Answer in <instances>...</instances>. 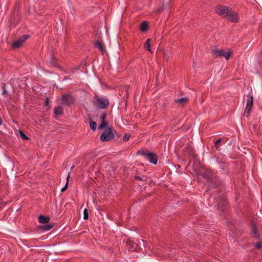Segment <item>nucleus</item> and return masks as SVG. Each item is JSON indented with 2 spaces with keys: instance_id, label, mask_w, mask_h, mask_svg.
<instances>
[{
  "instance_id": "obj_1",
  "label": "nucleus",
  "mask_w": 262,
  "mask_h": 262,
  "mask_svg": "<svg viewBox=\"0 0 262 262\" xmlns=\"http://www.w3.org/2000/svg\"><path fill=\"white\" fill-rule=\"evenodd\" d=\"M93 103L97 108L104 109L108 106L110 102L106 98L96 95L93 98Z\"/></svg>"
},
{
  "instance_id": "obj_2",
  "label": "nucleus",
  "mask_w": 262,
  "mask_h": 262,
  "mask_svg": "<svg viewBox=\"0 0 262 262\" xmlns=\"http://www.w3.org/2000/svg\"><path fill=\"white\" fill-rule=\"evenodd\" d=\"M137 154L143 156L145 159L148 160L152 164H156L157 163L158 157L157 154L154 152L141 150L138 151Z\"/></svg>"
},
{
  "instance_id": "obj_3",
  "label": "nucleus",
  "mask_w": 262,
  "mask_h": 262,
  "mask_svg": "<svg viewBox=\"0 0 262 262\" xmlns=\"http://www.w3.org/2000/svg\"><path fill=\"white\" fill-rule=\"evenodd\" d=\"M204 178L207 180V181L210 183V186L208 187L206 191L210 190L209 187H213L217 188L219 186V183L216 182V180H214L213 177V173L210 170H206L203 174Z\"/></svg>"
},
{
  "instance_id": "obj_4",
  "label": "nucleus",
  "mask_w": 262,
  "mask_h": 262,
  "mask_svg": "<svg viewBox=\"0 0 262 262\" xmlns=\"http://www.w3.org/2000/svg\"><path fill=\"white\" fill-rule=\"evenodd\" d=\"M30 37V35L25 34L18 38L16 40L14 41L12 45V48L18 49L21 47L23 44Z\"/></svg>"
},
{
  "instance_id": "obj_5",
  "label": "nucleus",
  "mask_w": 262,
  "mask_h": 262,
  "mask_svg": "<svg viewBox=\"0 0 262 262\" xmlns=\"http://www.w3.org/2000/svg\"><path fill=\"white\" fill-rule=\"evenodd\" d=\"M225 18L232 23H237L239 20L238 13L236 12L233 11L231 8H230L227 11Z\"/></svg>"
},
{
  "instance_id": "obj_6",
  "label": "nucleus",
  "mask_w": 262,
  "mask_h": 262,
  "mask_svg": "<svg viewBox=\"0 0 262 262\" xmlns=\"http://www.w3.org/2000/svg\"><path fill=\"white\" fill-rule=\"evenodd\" d=\"M100 138L102 142L108 141L114 139L112 127H109L107 129L104 131Z\"/></svg>"
},
{
  "instance_id": "obj_7",
  "label": "nucleus",
  "mask_w": 262,
  "mask_h": 262,
  "mask_svg": "<svg viewBox=\"0 0 262 262\" xmlns=\"http://www.w3.org/2000/svg\"><path fill=\"white\" fill-rule=\"evenodd\" d=\"M75 101V98L70 94L63 95L61 98V102L63 104L70 105Z\"/></svg>"
},
{
  "instance_id": "obj_8",
  "label": "nucleus",
  "mask_w": 262,
  "mask_h": 262,
  "mask_svg": "<svg viewBox=\"0 0 262 262\" xmlns=\"http://www.w3.org/2000/svg\"><path fill=\"white\" fill-rule=\"evenodd\" d=\"M229 9L230 8L227 6L221 5L217 6L215 9V11L217 14L221 16L223 18H225L226 15V13Z\"/></svg>"
},
{
  "instance_id": "obj_9",
  "label": "nucleus",
  "mask_w": 262,
  "mask_h": 262,
  "mask_svg": "<svg viewBox=\"0 0 262 262\" xmlns=\"http://www.w3.org/2000/svg\"><path fill=\"white\" fill-rule=\"evenodd\" d=\"M253 104V98L252 96L249 97L247 100L246 107L245 111V115L248 118L250 115L251 107Z\"/></svg>"
},
{
  "instance_id": "obj_10",
  "label": "nucleus",
  "mask_w": 262,
  "mask_h": 262,
  "mask_svg": "<svg viewBox=\"0 0 262 262\" xmlns=\"http://www.w3.org/2000/svg\"><path fill=\"white\" fill-rule=\"evenodd\" d=\"M184 152L185 154L192 157L194 161L196 160L197 156L194 154V149L191 145L188 144L184 148Z\"/></svg>"
},
{
  "instance_id": "obj_11",
  "label": "nucleus",
  "mask_w": 262,
  "mask_h": 262,
  "mask_svg": "<svg viewBox=\"0 0 262 262\" xmlns=\"http://www.w3.org/2000/svg\"><path fill=\"white\" fill-rule=\"evenodd\" d=\"M250 226L252 234L255 237L258 238L259 237V234L258 232L256 225L255 224V223H254L253 221H251Z\"/></svg>"
},
{
  "instance_id": "obj_12",
  "label": "nucleus",
  "mask_w": 262,
  "mask_h": 262,
  "mask_svg": "<svg viewBox=\"0 0 262 262\" xmlns=\"http://www.w3.org/2000/svg\"><path fill=\"white\" fill-rule=\"evenodd\" d=\"M223 50L218 49L215 47H212L211 48V52L212 54L216 58L221 57L222 54V53H223Z\"/></svg>"
},
{
  "instance_id": "obj_13",
  "label": "nucleus",
  "mask_w": 262,
  "mask_h": 262,
  "mask_svg": "<svg viewBox=\"0 0 262 262\" xmlns=\"http://www.w3.org/2000/svg\"><path fill=\"white\" fill-rule=\"evenodd\" d=\"M189 101L188 98L185 97L180 99L174 100V103L178 104V106H182Z\"/></svg>"
},
{
  "instance_id": "obj_14",
  "label": "nucleus",
  "mask_w": 262,
  "mask_h": 262,
  "mask_svg": "<svg viewBox=\"0 0 262 262\" xmlns=\"http://www.w3.org/2000/svg\"><path fill=\"white\" fill-rule=\"evenodd\" d=\"M53 227V225L49 224L48 225L39 226L38 229L42 231H47L51 230Z\"/></svg>"
},
{
  "instance_id": "obj_15",
  "label": "nucleus",
  "mask_w": 262,
  "mask_h": 262,
  "mask_svg": "<svg viewBox=\"0 0 262 262\" xmlns=\"http://www.w3.org/2000/svg\"><path fill=\"white\" fill-rule=\"evenodd\" d=\"M50 217L43 215L38 216V221L40 223L45 224L49 222Z\"/></svg>"
},
{
  "instance_id": "obj_16",
  "label": "nucleus",
  "mask_w": 262,
  "mask_h": 262,
  "mask_svg": "<svg viewBox=\"0 0 262 262\" xmlns=\"http://www.w3.org/2000/svg\"><path fill=\"white\" fill-rule=\"evenodd\" d=\"M54 113L56 115L60 116L63 114V109L62 106H57L54 109Z\"/></svg>"
},
{
  "instance_id": "obj_17",
  "label": "nucleus",
  "mask_w": 262,
  "mask_h": 262,
  "mask_svg": "<svg viewBox=\"0 0 262 262\" xmlns=\"http://www.w3.org/2000/svg\"><path fill=\"white\" fill-rule=\"evenodd\" d=\"M126 245L128 246V248L132 251L135 250L137 246L135 243L129 240L127 241Z\"/></svg>"
},
{
  "instance_id": "obj_18",
  "label": "nucleus",
  "mask_w": 262,
  "mask_h": 262,
  "mask_svg": "<svg viewBox=\"0 0 262 262\" xmlns=\"http://www.w3.org/2000/svg\"><path fill=\"white\" fill-rule=\"evenodd\" d=\"M89 124H90V126L91 129L93 131L95 130L96 129V127H97L96 122H94L93 120L92 117L90 116L89 117Z\"/></svg>"
},
{
  "instance_id": "obj_19",
  "label": "nucleus",
  "mask_w": 262,
  "mask_h": 262,
  "mask_svg": "<svg viewBox=\"0 0 262 262\" xmlns=\"http://www.w3.org/2000/svg\"><path fill=\"white\" fill-rule=\"evenodd\" d=\"M150 41H151V39H150V38L147 39L144 44V47L146 50L148 51L151 53H152V52L151 50V48H150Z\"/></svg>"
},
{
  "instance_id": "obj_20",
  "label": "nucleus",
  "mask_w": 262,
  "mask_h": 262,
  "mask_svg": "<svg viewBox=\"0 0 262 262\" xmlns=\"http://www.w3.org/2000/svg\"><path fill=\"white\" fill-rule=\"evenodd\" d=\"M220 199L221 200L220 201L216 200L217 204L218 206L225 205L226 203V199L225 196L224 195H221L220 198Z\"/></svg>"
},
{
  "instance_id": "obj_21",
  "label": "nucleus",
  "mask_w": 262,
  "mask_h": 262,
  "mask_svg": "<svg viewBox=\"0 0 262 262\" xmlns=\"http://www.w3.org/2000/svg\"><path fill=\"white\" fill-rule=\"evenodd\" d=\"M148 28V24L146 21H144L141 24L140 29L142 32H145L147 30Z\"/></svg>"
},
{
  "instance_id": "obj_22",
  "label": "nucleus",
  "mask_w": 262,
  "mask_h": 262,
  "mask_svg": "<svg viewBox=\"0 0 262 262\" xmlns=\"http://www.w3.org/2000/svg\"><path fill=\"white\" fill-rule=\"evenodd\" d=\"M232 53L231 51L225 52L224 51L223 53H222L221 57H225L226 60H228L231 57Z\"/></svg>"
},
{
  "instance_id": "obj_23",
  "label": "nucleus",
  "mask_w": 262,
  "mask_h": 262,
  "mask_svg": "<svg viewBox=\"0 0 262 262\" xmlns=\"http://www.w3.org/2000/svg\"><path fill=\"white\" fill-rule=\"evenodd\" d=\"M95 46L98 47L101 52L103 51V44L99 41H96V42L95 43Z\"/></svg>"
},
{
  "instance_id": "obj_24",
  "label": "nucleus",
  "mask_w": 262,
  "mask_h": 262,
  "mask_svg": "<svg viewBox=\"0 0 262 262\" xmlns=\"http://www.w3.org/2000/svg\"><path fill=\"white\" fill-rule=\"evenodd\" d=\"M222 138H220L214 142V146L216 148V149H217V150H220V145H219V144L222 142Z\"/></svg>"
},
{
  "instance_id": "obj_25",
  "label": "nucleus",
  "mask_w": 262,
  "mask_h": 262,
  "mask_svg": "<svg viewBox=\"0 0 262 262\" xmlns=\"http://www.w3.org/2000/svg\"><path fill=\"white\" fill-rule=\"evenodd\" d=\"M108 125V122L106 121H101V123L98 126L99 129H102Z\"/></svg>"
},
{
  "instance_id": "obj_26",
  "label": "nucleus",
  "mask_w": 262,
  "mask_h": 262,
  "mask_svg": "<svg viewBox=\"0 0 262 262\" xmlns=\"http://www.w3.org/2000/svg\"><path fill=\"white\" fill-rule=\"evenodd\" d=\"M220 168L225 173L228 171L227 166L225 163L222 164L220 166Z\"/></svg>"
},
{
  "instance_id": "obj_27",
  "label": "nucleus",
  "mask_w": 262,
  "mask_h": 262,
  "mask_svg": "<svg viewBox=\"0 0 262 262\" xmlns=\"http://www.w3.org/2000/svg\"><path fill=\"white\" fill-rule=\"evenodd\" d=\"M19 134H20V137L24 140H26L29 139V138L25 135V134L23 132L20 130L19 131Z\"/></svg>"
},
{
  "instance_id": "obj_28",
  "label": "nucleus",
  "mask_w": 262,
  "mask_h": 262,
  "mask_svg": "<svg viewBox=\"0 0 262 262\" xmlns=\"http://www.w3.org/2000/svg\"><path fill=\"white\" fill-rule=\"evenodd\" d=\"M89 218V212L87 209H84L83 211V219L87 220Z\"/></svg>"
},
{
  "instance_id": "obj_29",
  "label": "nucleus",
  "mask_w": 262,
  "mask_h": 262,
  "mask_svg": "<svg viewBox=\"0 0 262 262\" xmlns=\"http://www.w3.org/2000/svg\"><path fill=\"white\" fill-rule=\"evenodd\" d=\"M106 112H103L102 113L101 116H100V119L101 120V121H105V118L106 117Z\"/></svg>"
},
{
  "instance_id": "obj_30",
  "label": "nucleus",
  "mask_w": 262,
  "mask_h": 262,
  "mask_svg": "<svg viewBox=\"0 0 262 262\" xmlns=\"http://www.w3.org/2000/svg\"><path fill=\"white\" fill-rule=\"evenodd\" d=\"M130 135H128V134H126L124 136H123V140L124 142H126L127 141H128L129 138H130Z\"/></svg>"
},
{
  "instance_id": "obj_31",
  "label": "nucleus",
  "mask_w": 262,
  "mask_h": 262,
  "mask_svg": "<svg viewBox=\"0 0 262 262\" xmlns=\"http://www.w3.org/2000/svg\"><path fill=\"white\" fill-rule=\"evenodd\" d=\"M255 247L257 249H260L261 248V243L260 242H257L255 244Z\"/></svg>"
},
{
  "instance_id": "obj_32",
  "label": "nucleus",
  "mask_w": 262,
  "mask_h": 262,
  "mask_svg": "<svg viewBox=\"0 0 262 262\" xmlns=\"http://www.w3.org/2000/svg\"><path fill=\"white\" fill-rule=\"evenodd\" d=\"M2 89H3V95L7 94V92L6 89V84L5 83H3V84H2Z\"/></svg>"
},
{
  "instance_id": "obj_33",
  "label": "nucleus",
  "mask_w": 262,
  "mask_h": 262,
  "mask_svg": "<svg viewBox=\"0 0 262 262\" xmlns=\"http://www.w3.org/2000/svg\"><path fill=\"white\" fill-rule=\"evenodd\" d=\"M49 101H50L49 98L47 97L45 100V105L46 106H48V105L49 104Z\"/></svg>"
},
{
  "instance_id": "obj_34",
  "label": "nucleus",
  "mask_w": 262,
  "mask_h": 262,
  "mask_svg": "<svg viewBox=\"0 0 262 262\" xmlns=\"http://www.w3.org/2000/svg\"><path fill=\"white\" fill-rule=\"evenodd\" d=\"M68 183H66L65 186L63 188H61V191H65L68 188Z\"/></svg>"
},
{
  "instance_id": "obj_35",
  "label": "nucleus",
  "mask_w": 262,
  "mask_h": 262,
  "mask_svg": "<svg viewBox=\"0 0 262 262\" xmlns=\"http://www.w3.org/2000/svg\"><path fill=\"white\" fill-rule=\"evenodd\" d=\"M112 132L113 133V138H114L115 136L117 134V132L113 127H112Z\"/></svg>"
},
{
  "instance_id": "obj_36",
  "label": "nucleus",
  "mask_w": 262,
  "mask_h": 262,
  "mask_svg": "<svg viewBox=\"0 0 262 262\" xmlns=\"http://www.w3.org/2000/svg\"><path fill=\"white\" fill-rule=\"evenodd\" d=\"M53 58H54V56L53 55V56H52V64H53V66H54V67H58V65H57V64L56 62H55L53 61Z\"/></svg>"
},
{
  "instance_id": "obj_37",
  "label": "nucleus",
  "mask_w": 262,
  "mask_h": 262,
  "mask_svg": "<svg viewBox=\"0 0 262 262\" xmlns=\"http://www.w3.org/2000/svg\"><path fill=\"white\" fill-rule=\"evenodd\" d=\"M135 179L136 180H139L140 181H144V180L143 178H141V177H140L139 176L135 177Z\"/></svg>"
},
{
  "instance_id": "obj_38",
  "label": "nucleus",
  "mask_w": 262,
  "mask_h": 262,
  "mask_svg": "<svg viewBox=\"0 0 262 262\" xmlns=\"http://www.w3.org/2000/svg\"><path fill=\"white\" fill-rule=\"evenodd\" d=\"M70 173H69V174L67 178V183H69V180L70 179Z\"/></svg>"
},
{
  "instance_id": "obj_39",
  "label": "nucleus",
  "mask_w": 262,
  "mask_h": 262,
  "mask_svg": "<svg viewBox=\"0 0 262 262\" xmlns=\"http://www.w3.org/2000/svg\"><path fill=\"white\" fill-rule=\"evenodd\" d=\"M167 54L165 52H164V56L166 58V60H168V58L167 57Z\"/></svg>"
},
{
  "instance_id": "obj_40",
  "label": "nucleus",
  "mask_w": 262,
  "mask_h": 262,
  "mask_svg": "<svg viewBox=\"0 0 262 262\" xmlns=\"http://www.w3.org/2000/svg\"><path fill=\"white\" fill-rule=\"evenodd\" d=\"M253 127L254 128V129H256V127H257V124H253Z\"/></svg>"
},
{
  "instance_id": "obj_41",
  "label": "nucleus",
  "mask_w": 262,
  "mask_h": 262,
  "mask_svg": "<svg viewBox=\"0 0 262 262\" xmlns=\"http://www.w3.org/2000/svg\"><path fill=\"white\" fill-rule=\"evenodd\" d=\"M116 136V137H117V138H120V136H121V135H120V134H118L117 133V134Z\"/></svg>"
},
{
  "instance_id": "obj_42",
  "label": "nucleus",
  "mask_w": 262,
  "mask_h": 262,
  "mask_svg": "<svg viewBox=\"0 0 262 262\" xmlns=\"http://www.w3.org/2000/svg\"><path fill=\"white\" fill-rule=\"evenodd\" d=\"M3 123L2 119L0 118V125H1Z\"/></svg>"
},
{
  "instance_id": "obj_43",
  "label": "nucleus",
  "mask_w": 262,
  "mask_h": 262,
  "mask_svg": "<svg viewBox=\"0 0 262 262\" xmlns=\"http://www.w3.org/2000/svg\"><path fill=\"white\" fill-rule=\"evenodd\" d=\"M70 79L69 77H65L64 79Z\"/></svg>"
},
{
  "instance_id": "obj_44",
  "label": "nucleus",
  "mask_w": 262,
  "mask_h": 262,
  "mask_svg": "<svg viewBox=\"0 0 262 262\" xmlns=\"http://www.w3.org/2000/svg\"><path fill=\"white\" fill-rule=\"evenodd\" d=\"M73 168H74V166H73L71 167V169H72Z\"/></svg>"
},
{
  "instance_id": "obj_45",
  "label": "nucleus",
  "mask_w": 262,
  "mask_h": 262,
  "mask_svg": "<svg viewBox=\"0 0 262 262\" xmlns=\"http://www.w3.org/2000/svg\"><path fill=\"white\" fill-rule=\"evenodd\" d=\"M1 200V198L0 197V200Z\"/></svg>"
}]
</instances>
